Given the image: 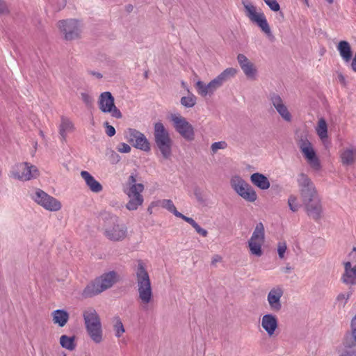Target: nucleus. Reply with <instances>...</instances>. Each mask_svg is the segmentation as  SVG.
I'll list each match as a JSON object with an SVG mask.
<instances>
[{"label": "nucleus", "mask_w": 356, "mask_h": 356, "mask_svg": "<svg viewBox=\"0 0 356 356\" xmlns=\"http://www.w3.org/2000/svg\"><path fill=\"white\" fill-rule=\"evenodd\" d=\"M113 323L115 336L117 338L121 337L122 334L125 332V329L124 327L122 320L119 316H114L113 318Z\"/></svg>", "instance_id": "nucleus-33"}, {"label": "nucleus", "mask_w": 356, "mask_h": 356, "mask_svg": "<svg viewBox=\"0 0 356 356\" xmlns=\"http://www.w3.org/2000/svg\"><path fill=\"white\" fill-rule=\"evenodd\" d=\"M129 184L131 185L130 187H133L134 186L139 185L140 184H136V179L134 175H131L129 177Z\"/></svg>", "instance_id": "nucleus-46"}, {"label": "nucleus", "mask_w": 356, "mask_h": 356, "mask_svg": "<svg viewBox=\"0 0 356 356\" xmlns=\"http://www.w3.org/2000/svg\"><path fill=\"white\" fill-rule=\"evenodd\" d=\"M316 130L318 136L322 140L327 138V126L326 121L323 118H321L318 120Z\"/></svg>", "instance_id": "nucleus-34"}, {"label": "nucleus", "mask_w": 356, "mask_h": 356, "mask_svg": "<svg viewBox=\"0 0 356 356\" xmlns=\"http://www.w3.org/2000/svg\"><path fill=\"white\" fill-rule=\"evenodd\" d=\"M250 181L254 186L261 190H267L270 186V183L268 177L259 172H255L251 175Z\"/></svg>", "instance_id": "nucleus-26"}, {"label": "nucleus", "mask_w": 356, "mask_h": 356, "mask_svg": "<svg viewBox=\"0 0 356 356\" xmlns=\"http://www.w3.org/2000/svg\"><path fill=\"white\" fill-rule=\"evenodd\" d=\"M90 74L95 76L96 78L100 79L102 78V74L99 72H94V71H90L89 72Z\"/></svg>", "instance_id": "nucleus-49"}, {"label": "nucleus", "mask_w": 356, "mask_h": 356, "mask_svg": "<svg viewBox=\"0 0 356 356\" xmlns=\"http://www.w3.org/2000/svg\"><path fill=\"white\" fill-rule=\"evenodd\" d=\"M338 78L341 83H342L343 84H345V83H346L345 77L343 76V74H339Z\"/></svg>", "instance_id": "nucleus-53"}, {"label": "nucleus", "mask_w": 356, "mask_h": 356, "mask_svg": "<svg viewBox=\"0 0 356 356\" xmlns=\"http://www.w3.org/2000/svg\"><path fill=\"white\" fill-rule=\"evenodd\" d=\"M297 182L302 200L318 195L314 184L306 174L298 175Z\"/></svg>", "instance_id": "nucleus-17"}, {"label": "nucleus", "mask_w": 356, "mask_h": 356, "mask_svg": "<svg viewBox=\"0 0 356 356\" xmlns=\"http://www.w3.org/2000/svg\"><path fill=\"white\" fill-rule=\"evenodd\" d=\"M269 100L280 117L286 122L292 120V115L289 112L281 96L275 92L269 95Z\"/></svg>", "instance_id": "nucleus-20"}, {"label": "nucleus", "mask_w": 356, "mask_h": 356, "mask_svg": "<svg viewBox=\"0 0 356 356\" xmlns=\"http://www.w3.org/2000/svg\"><path fill=\"white\" fill-rule=\"evenodd\" d=\"M154 136L156 147L164 159H169L172 154V140L163 124L157 122L154 126Z\"/></svg>", "instance_id": "nucleus-5"}, {"label": "nucleus", "mask_w": 356, "mask_h": 356, "mask_svg": "<svg viewBox=\"0 0 356 356\" xmlns=\"http://www.w3.org/2000/svg\"><path fill=\"white\" fill-rule=\"evenodd\" d=\"M245 13L250 20L255 23L261 30L269 38H273L269 24L262 11H257V8L250 3H244Z\"/></svg>", "instance_id": "nucleus-7"}, {"label": "nucleus", "mask_w": 356, "mask_h": 356, "mask_svg": "<svg viewBox=\"0 0 356 356\" xmlns=\"http://www.w3.org/2000/svg\"><path fill=\"white\" fill-rule=\"evenodd\" d=\"M341 159L343 165H352L356 159L355 149H346L341 153Z\"/></svg>", "instance_id": "nucleus-31"}, {"label": "nucleus", "mask_w": 356, "mask_h": 356, "mask_svg": "<svg viewBox=\"0 0 356 356\" xmlns=\"http://www.w3.org/2000/svg\"><path fill=\"white\" fill-rule=\"evenodd\" d=\"M99 108L104 113H110L112 117L120 119L122 117L121 111L115 106L114 97L110 92L101 93L98 100Z\"/></svg>", "instance_id": "nucleus-14"}, {"label": "nucleus", "mask_w": 356, "mask_h": 356, "mask_svg": "<svg viewBox=\"0 0 356 356\" xmlns=\"http://www.w3.org/2000/svg\"><path fill=\"white\" fill-rule=\"evenodd\" d=\"M233 190L247 202H254L257 199L254 189L238 175L233 176L230 179Z\"/></svg>", "instance_id": "nucleus-8"}, {"label": "nucleus", "mask_w": 356, "mask_h": 356, "mask_svg": "<svg viewBox=\"0 0 356 356\" xmlns=\"http://www.w3.org/2000/svg\"><path fill=\"white\" fill-rule=\"evenodd\" d=\"M352 295V291H350L347 293H339L337 297V301L339 302V305L341 307H344L347 303L348 299Z\"/></svg>", "instance_id": "nucleus-37"}, {"label": "nucleus", "mask_w": 356, "mask_h": 356, "mask_svg": "<svg viewBox=\"0 0 356 356\" xmlns=\"http://www.w3.org/2000/svg\"><path fill=\"white\" fill-rule=\"evenodd\" d=\"M297 144L309 165L314 170H319L321 168L320 161L307 135L304 134L298 136Z\"/></svg>", "instance_id": "nucleus-9"}, {"label": "nucleus", "mask_w": 356, "mask_h": 356, "mask_svg": "<svg viewBox=\"0 0 356 356\" xmlns=\"http://www.w3.org/2000/svg\"><path fill=\"white\" fill-rule=\"evenodd\" d=\"M32 199L45 209L57 211L61 209L60 202L41 189H36L31 195Z\"/></svg>", "instance_id": "nucleus-13"}, {"label": "nucleus", "mask_w": 356, "mask_h": 356, "mask_svg": "<svg viewBox=\"0 0 356 356\" xmlns=\"http://www.w3.org/2000/svg\"><path fill=\"white\" fill-rule=\"evenodd\" d=\"M144 189L143 184L134 186L129 187V190L126 192L129 198V202L126 204V208L129 211L136 210L139 206L142 205L143 202V197L141 195Z\"/></svg>", "instance_id": "nucleus-19"}, {"label": "nucleus", "mask_w": 356, "mask_h": 356, "mask_svg": "<svg viewBox=\"0 0 356 356\" xmlns=\"http://www.w3.org/2000/svg\"><path fill=\"white\" fill-rule=\"evenodd\" d=\"M105 127L106 133L108 136L111 137L115 134V128L113 126L110 125L108 122L105 123Z\"/></svg>", "instance_id": "nucleus-44"}, {"label": "nucleus", "mask_w": 356, "mask_h": 356, "mask_svg": "<svg viewBox=\"0 0 356 356\" xmlns=\"http://www.w3.org/2000/svg\"><path fill=\"white\" fill-rule=\"evenodd\" d=\"M40 135L42 138H44V133H43V131H40Z\"/></svg>", "instance_id": "nucleus-57"}, {"label": "nucleus", "mask_w": 356, "mask_h": 356, "mask_svg": "<svg viewBox=\"0 0 356 356\" xmlns=\"http://www.w3.org/2000/svg\"><path fill=\"white\" fill-rule=\"evenodd\" d=\"M284 295L283 289L277 286L272 288L268 295H267V301L268 302L270 309L274 312H279L282 309V302L281 298Z\"/></svg>", "instance_id": "nucleus-21"}, {"label": "nucleus", "mask_w": 356, "mask_h": 356, "mask_svg": "<svg viewBox=\"0 0 356 356\" xmlns=\"http://www.w3.org/2000/svg\"><path fill=\"white\" fill-rule=\"evenodd\" d=\"M237 70L233 67L227 68L207 84L202 81H197L195 87L197 93L203 97L212 96L226 81L234 77Z\"/></svg>", "instance_id": "nucleus-3"}, {"label": "nucleus", "mask_w": 356, "mask_h": 356, "mask_svg": "<svg viewBox=\"0 0 356 356\" xmlns=\"http://www.w3.org/2000/svg\"><path fill=\"white\" fill-rule=\"evenodd\" d=\"M291 270V267L289 265H287L286 267L284 268V273H289Z\"/></svg>", "instance_id": "nucleus-54"}, {"label": "nucleus", "mask_w": 356, "mask_h": 356, "mask_svg": "<svg viewBox=\"0 0 356 356\" xmlns=\"http://www.w3.org/2000/svg\"><path fill=\"white\" fill-rule=\"evenodd\" d=\"M288 204L290 210L293 212H296L300 207V205L297 201V197L295 195L289 196L288 199Z\"/></svg>", "instance_id": "nucleus-38"}, {"label": "nucleus", "mask_w": 356, "mask_h": 356, "mask_svg": "<svg viewBox=\"0 0 356 356\" xmlns=\"http://www.w3.org/2000/svg\"><path fill=\"white\" fill-rule=\"evenodd\" d=\"M84 323L88 334L95 343L103 341V331L100 317L97 311L92 307L84 310L83 314Z\"/></svg>", "instance_id": "nucleus-4"}, {"label": "nucleus", "mask_w": 356, "mask_h": 356, "mask_svg": "<svg viewBox=\"0 0 356 356\" xmlns=\"http://www.w3.org/2000/svg\"><path fill=\"white\" fill-rule=\"evenodd\" d=\"M266 4L273 10L277 12L280 10V6L276 0H263Z\"/></svg>", "instance_id": "nucleus-41"}, {"label": "nucleus", "mask_w": 356, "mask_h": 356, "mask_svg": "<svg viewBox=\"0 0 356 356\" xmlns=\"http://www.w3.org/2000/svg\"><path fill=\"white\" fill-rule=\"evenodd\" d=\"M341 280L348 285L356 284V264L353 266L350 261L344 264V273L342 275Z\"/></svg>", "instance_id": "nucleus-24"}, {"label": "nucleus", "mask_w": 356, "mask_h": 356, "mask_svg": "<svg viewBox=\"0 0 356 356\" xmlns=\"http://www.w3.org/2000/svg\"><path fill=\"white\" fill-rule=\"evenodd\" d=\"M261 325L268 336L272 337L278 327L277 318L272 314H265L261 318Z\"/></svg>", "instance_id": "nucleus-23"}, {"label": "nucleus", "mask_w": 356, "mask_h": 356, "mask_svg": "<svg viewBox=\"0 0 356 356\" xmlns=\"http://www.w3.org/2000/svg\"><path fill=\"white\" fill-rule=\"evenodd\" d=\"M8 12L6 5L4 1L0 0V15Z\"/></svg>", "instance_id": "nucleus-47"}, {"label": "nucleus", "mask_w": 356, "mask_h": 356, "mask_svg": "<svg viewBox=\"0 0 356 356\" xmlns=\"http://www.w3.org/2000/svg\"><path fill=\"white\" fill-rule=\"evenodd\" d=\"M307 215L315 220L321 219L323 213L321 199L318 195L302 200Z\"/></svg>", "instance_id": "nucleus-18"}, {"label": "nucleus", "mask_w": 356, "mask_h": 356, "mask_svg": "<svg viewBox=\"0 0 356 356\" xmlns=\"http://www.w3.org/2000/svg\"><path fill=\"white\" fill-rule=\"evenodd\" d=\"M337 50L344 62L349 63L350 61L353 54L350 44L347 41H340L337 45Z\"/></svg>", "instance_id": "nucleus-30"}, {"label": "nucleus", "mask_w": 356, "mask_h": 356, "mask_svg": "<svg viewBox=\"0 0 356 356\" xmlns=\"http://www.w3.org/2000/svg\"><path fill=\"white\" fill-rule=\"evenodd\" d=\"M52 321L54 324L63 327L67 323L70 315L65 309H56L51 313Z\"/></svg>", "instance_id": "nucleus-29"}, {"label": "nucleus", "mask_w": 356, "mask_h": 356, "mask_svg": "<svg viewBox=\"0 0 356 356\" xmlns=\"http://www.w3.org/2000/svg\"><path fill=\"white\" fill-rule=\"evenodd\" d=\"M126 140L134 147L145 152L150 150L149 143L145 136L139 131L129 128L124 131Z\"/></svg>", "instance_id": "nucleus-15"}, {"label": "nucleus", "mask_w": 356, "mask_h": 356, "mask_svg": "<svg viewBox=\"0 0 356 356\" xmlns=\"http://www.w3.org/2000/svg\"><path fill=\"white\" fill-rule=\"evenodd\" d=\"M237 60L245 75L248 79H255L257 71L254 65L242 54L237 56Z\"/></svg>", "instance_id": "nucleus-22"}, {"label": "nucleus", "mask_w": 356, "mask_h": 356, "mask_svg": "<svg viewBox=\"0 0 356 356\" xmlns=\"http://www.w3.org/2000/svg\"><path fill=\"white\" fill-rule=\"evenodd\" d=\"M351 331L354 340L356 341V316L353 318L351 322Z\"/></svg>", "instance_id": "nucleus-45"}, {"label": "nucleus", "mask_w": 356, "mask_h": 356, "mask_svg": "<svg viewBox=\"0 0 356 356\" xmlns=\"http://www.w3.org/2000/svg\"><path fill=\"white\" fill-rule=\"evenodd\" d=\"M152 206H160L167 209L168 211L172 213L176 217L180 218L182 220L186 216L177 210L173 202L171 200L164 199L159 200L156 202H152Z\"/></svg>", "instance_id": "nucleus-28"}, {"label": "nucleus", "mask_w": 356, "mask_h": 356, "mask_svg": "<svg viewBox=\"0 0 356 356\" xmlns=\"http://www.w3.org/2000/svg\"><path fill=\"white\" fill-rule=\"evenodd\" d=\"M117 149L121 153H129L131 151V147L127 143H121L118 145Z\"/></svg>", "instance_id": "nucleus-43"}, {"label": "nucleus", "mask_w": 356, "mask_h": 356, "mask_svg": "<svg viewBox=\"0 0 356 356\" xmlns=\"http://www.w3.org/2000/svg\"><path fill=\"white\" fill-rule=\"evenodd\" d=\"M138 300L142 309L147 311L153 302V291L149 275L145 263L142 260L137 261L134 268Z\"/></svg>", "instance_id": "nucleus-1"}, {"label": "nucleus", "mask_w": 356, "mask_h": 356, "mask_svg": "<svg viewBox=\"0 0 356 356\" xmlns=\"http://www.w3.org/2000/svg\"><path fill=\"white\" fill-rule=\"evenodd\" d=\"M351 68L355 72H356V51L351 63Z\"/></svg>", "instance_id": "nucleus-50"}, {"label": "nucleus", "mask_w": 356, "mask_h": 356, "mask_svg": "<svg viewBox=\"0 0 356 356\" xmlns=\"http://www.w3.org/2000/svg\"><path fill=\"white\" fill-rule=\"evenodd\" d=\"M340 356H356V352L355 351H346L341 354Z\"/></svg>", "instance_id": "nucleus-51"}, {"label": "nucleus", "mask_w": 356, "mask_h": 356, "mask_svg": "<svg viewBox=\"0 0 356 356\" xmlns=\"http://www.w3.org/2000/svg\"><path fill=\"white\" fill-rule=\"evenodd\" d=\"M10 177L22 181L35 179L39 176V171L35 165L27 162L14 165L10 172Z\"/></svg>", "instance_id": "nucleus-10"}, {"label": "nucleus", "mask_w": 356, "mask_h": 356, "mask_svg": "<svg viewBox=\"0 0 356 356\" xmlns=\"http://www.w3.org/2000/svg\"><path fill=\"white\" fill-rule=\"evenodd\" d=\"M132 8H133V6H131V5H129V6L127 7L128 10H132Z\"/></svg>", "instance_id": "nucleus-56"}, {"label": "nucleus", "mask_w": 356, "mask_h": 356, "mask_svg": "<svg viewBox=\"0 0 356 356\" xmlns=\"http://www.w3.org/2000/svg\"><path fill=\"white\" fill-rule=\"evenodd\" d=\"M81 97L82 101L87 105L90 106L93 102L92 97L86 92H81Z\"/></svg>", "instance_id": "nucleus-42"}, {"label": "nucleus", "mask_w": 356, "mask_h": 356, "mask_svg": "<svg viewBox=\"0 0 356 356\" xmlns=\"http://www.w3.org/2000/svg\"><path fill=\"white\" fill-rule=\"evenodd\" d=\"M118 280V275L116 272L112 270L105 273L87 284L81 295L85 298L95 296L111 288Z\"/></svg>", "instance_id": "nucleus-2"}, {"label": "nucleus", "mask_w": 356, "mask_h": 356, "mask_svg": "<svg viewBox=\"0 0 356 356\" xmlns=\"http://www.w3.org/2000/svg\"><path fill=\"white\" fill-rule=\"evenodd\" d=\"M81 177L85 181L86 186L92 192L98 193L102 191L103 187L102 184L88 171H81Z\"/></svg>", "instance_id": "nucleus-25"}, {"label": "nucleus", "mask_w": 356, "mask_h": 356, "mask_svg": "<svg viewBox=\"0 0 356 356\" xmlns=\"http://www.w3.org/2000/svg\"><path fill=\"white\" fill-rule=\"evenodd\" d=\"M170 119L176 131L184 138L189 141L194 139L195 133L193 127L185 118L179 114H172Z\"/></svg>", "instance_id": "nucleus-12"}, {"label": "nucleus", "mask_w": 356, "mask_h": 356, "mask_svg": "<svg viewBox=\"0 0 356 356\" xmlns=\"http://www.w3.org/2000/svg\"><path fill=\"white\" fill-rule=\"evenodd\" d=\"M74 124L67 118L62 117L61 122L58 127L59 135L62 141H65L67 135L74 131Z\"/></svg>", "instance_id": "nucleus-27"}, {"label": "nucleus", "mask_w": 356, "mask_h": 356, "mask_svg": "<svg viewBox=\"0 0 356 356\" xmlns=\"http://www.w3.org/2000/svg\"><path fill=\"white\" fill-rule=\"evenodd\" d=\"M264 227L261 222H259L257 224L254 232L248 242L250 253L257 257H261L263 254L262 245H264Z\"/></svg>", "instance_id": "nucleus-11"}, {"label": "nucleus", "mask_w": 356, "mask_h": 356, "mask_svg": "<svg viewBox=\"0 0 356 356\" xmlns=\"http://www.w3.org/2000/svg\"><path fill=\"white\" fill-rule=\"evenodd\" d=\"M63 356H67V355H66V354H63Z\"/></svg>", "instance_id": "nucleus-61"}, {"label": "nucleus", "mask_w": 356, "mask_h": 356, "mask_svg": "<svg viewBox=\"0 0 356 356\" xmlns=\"http://www.w3.org/2000/svg\"><path fill=\"white\" fill-rule=\"evenodd\" d=\"M197 102V98L193 94H189L188 96L182 97L180 100L181 104L185 108L193 107Z\"/></svg>", "instance_id": "nucleus-36"}, {"label": "nucleus", "mask_w": 356, "mask_h": 356, "mask_svg": "<svg viewBox=\"0 0 356 356\" xmlns=\"http://www.w3.org/2000/svg\"><path fill=\"white\" fill-rule=\"evenodd\" d=\"M183 220L189 223L200 235L204 237H206L208 235V232L202 228L192 218L185 216Z\"/></svg>", "instance_id": "nucleus-35"}, {"label": "nucleus", "mask_w": 356, "mask_h": 356, "mask_svg": "<svg viewBox=\"0 0 356 356\" xmlns=\"http://www.w3.org/2000/svg\"><path fill=\"white\" fill-rule=\"evenodd\" d=\"M227 147L225 141L215 142L211 144V149L213 154L216 153L218 149H224Z\"/></svg>", "instance_id": "nucleus-39"}, {"label": "nucleus", "mask_w": 356, "mask_h": 356, "mask_svg": "<svg viewBox=\"0 0 356 356\" xmlns=\"http://www.w3.org/2000/svg\"><path fill=\"white\" fill-rule=\"evenodd\" d=\"M287 249L286 243L284 241L279 242L277 244V253L280 259H284V254Z\"/></svg>", "instance_id": "nucleus-40"}, {"label": "nucleus", "mask_w": 356, "mask_h": 356, "mask_svg": "<svg viewBox=\"0 0 356 356\" xmlns=\"http://www.w3.org/2000/svg\"><path fill=\"white\" fill-rule=\"evenodd\" d=\"M60 344L63 348L70 351L74 350L76 348L75 337L62 335L60 338Z\"/></svg>", "instance_id": "nucleus-32"}, {"label": "nucleus", "mask_w": 356, "mask_h": 356, "mask_svg": "<svg viewBox=\"0 0 356 356\" xmlns=\"http://www.w3.org/2000/svg\"><path fill=\"white\" fill-rule=\"evenodd\" d=\"M152 206L151 205L148 209H147V211L149 213H152Z\"/></svg>", "instance_id": "nucleus-55"}, {"label": "nucleus", "mask_w": 356, "mask_h": 356, "mask_svg": "<svg viewBox=\"0 0 356 356\" xmlns=\"http://www.w3.org/2000/svg\"><path fill=\"white\" fill-rule=\"evenodd\" d=\"M145 76L147 77V72L145 74Z\"/></svg>", "instance_id": "nucleus-60"}, {"label": "nucleus", "mask_w": 356, "mask_h": 356, "mask_svg": "<svg viewBox=\"0 0 356 356\" xmlns=\"http://www.w3.org/2000/svg\"><path fill=\"white\" fill-rule=\"evenodd\" d=\"M194 195H195V196L197 198L198 202H202L203 201V199H202V197L201 192H200V189H197V188L195 189V191H194Z\"/></svg>", "instance_id": "nucleus-48"}, {"label": "nucleus", "mask_w": 356, "mask_h": 356, "mask_svg": "<svg viewBox=\"0 0 356 356\" xmlns=\"http://www.w3.org/2000/svg\"><path fill=\"white\" fill-rule=\"evenodd\" d=\"M330 4L332 3L334 0H326Z\"/></svg>", "instance_id": "nucleus-58"}, {"label": "nucleus", "mask_w": 356, "mask_h": 356, "mask_svg": "<svg viewBox=\"0 0 356 356\" xmlns=\"http://www.w3.org/2000/svg\"><path fill=\"white\" fill-rule=\"evenodd\" d=\"M58 27L67 40L77 39L81 32L80 22L73 19L59 21Z\"/></svg>", "instance_id": "nucleus-16"}, {"label": "nucleus", "mask_w": 356, "mask_h": 356, "mask_svg": "<svg viewBox=\"0 0 356 356\" xmlns=\"http://www.w3.org/2000/svg\"><path fill=\"white\" fill-rule=\"evenodd\" d=\"M221 260V257L219 256V255H215L212 259V263L214 264V263H216V262H219Z\"/></svg>", "instance_id": "nucleus-52"}, {"label": "nucleus", "mask_w": 356, "mask_h": 356, "mask_svg": "<svg viewBox=\"0 0 356 356\" xmlns=\"http://www.w3.org/2000/svg\"><path fill=\"white\" fill-rule=\"evenodd\" d=\"M104 235L111 241H121L127 237V228L125 225L120 223L116 216L109 215L104 227Z\"/></svg>", "instance_id": "nucleus-6"}, {"label": "nucleus", "mask_w": 356, "mask_h": 356, "mask_svg": "<svg viewBox=\"0 0 356 356\" xmlns=\"http://www.w3.org/2000/svg\"><path fill=\"white\" fill-rule=\"evenodd\" d=\"M306 5L309 6L308 0H303Z\"/></svg>", "instance_id": "nucleus-59"}]
</instances>
